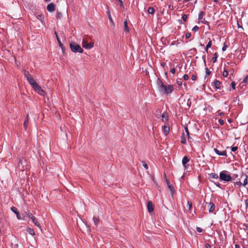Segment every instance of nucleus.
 Returning <instances> with one entry per match:
<instances>
[{
	"mask_svg": "<svg viewBox=\"0 0 248 248\" xmlns=\"http://www.w3.org/2000/svg\"><path fill=\"white\" fill-rule=\"evenodd\" d=\"M247 184H248V179H247V177H246V178H245L244 180L243 185V186H245Z\"/></svg>",
	"mask_w": 248,
	"mask_h": 248,
	"instance_id": "36",
	"label": "nucleus"
},
{
	"mask_svg": "<svg viewBox=\"0 0 248 248\" xmlns=\"http://www.w3.org/2000/svg\"><path fill=\"white\" fill-rule=\"evenodd\" d=\"M184 174H185V172H184L183 175L181 177V179H184Z\"/></svg>",
	"mask_w": 248,
	"mask_h": 248,
	"instance_id": "58",
	"label": "nucleus"
},
{
	"mask_svg": "<svg viewBox=\"0 0 248 248\" xmlns=\"http://www.w3.org/2000/svg\"><path fill=\"white\" fill-rule=\"evenodd\" d=\"M55 5L53 3H51L49 4L47 6V8H46L47 10L49 12H50L54 11H55Z\"/></svg>",
	"mask_w": 248,
	"mask_h": 248,
	"instance_id": "9",
	"label": "nucleus"
},
{
	"mask_svg": "<svg viewBox=\"0 0 248 248\" xmlns=\"http://www.w3.org/2000/svg\"><path fill=\"white\" fill-rule=\"evenodd\" d=\"M236 184H237V185L239 186L242 185V183H241V182H237V183H236Z\"/></svg>",
	"mask_w": 248,
	"mask_h": 248,
	"instance_id": "54",
	"label": "nucleus"
},
{
	"mask_svg": "<svg viewBox=\"0 0 248 248\" xmlns=\"http://www.w3.org/2000/svg\"><path fill=\"white\" fill-rule=\"evenodd\" d=\"M46 1V2H49L51 0H45Z\"/></svg>",
	"mask_w": 248,
	"mask_h": 248,
	"instance_id": "60",
	"label": "nucleus"
},
{
	"mask_svg": "<svg viewBox=\"0 0 248 248\" xmlns=\"http://www.w3.org/2000/svg\"><path fill=\"white\" fill-rule=\"evenodd\" d=\"M186 133H187V135H188V132L187 130Z\"/></svg>",
	"mask_w": 248,
	"mask_h": 248,
	"instance_id": "62",
	"label": "nucleus"
},
{
	"mask_svg": "<svg viewBox=\"0 0 248 248\" xmlns=\"http://www.w3.org/2000/svg\"><path fill=\"white\" fill-rule=\"evenodd\" d=\"M191 36V33H187V38H189Z\"/></svg>",
	"mask_w": 248,
	"mask_h": 248,
	"instance_id": "53",
	"label": "nucleus"
},
{
	"mask_svg": "<svg viewBox=\"0 0 248 248\" xmlns=\"http://www.w3.org/2000/svg\"><path fill=\"white\" fill-rule=\"evenodd\" d=\"M27 231L31 235H35V232H34V230L30 228H28L27 229Z\"/></svg>",
	"mask_w": 248,
	"mask_h": 248,
	"instance_id": "21",
	"label": "nucleus"
},
{
	"mask_svg": "<svg viewBox=\"0 0 248 248\" xmlns=\"http://www.w3.org/2000/svg\"><path fill=\"white\" fill-rule=\"evenodd\" d=\"M148 12L149 14H150L151 15H154L155 13V9L152 7H149L148 9Z\"/></svg>",
	"mask_w": 248,
	"mask_h": 248,
	"instance_id": "20",
	"label": "nucleus"
},
{
	"mask_svg": "<svg viewBox=\"0 0 248 248\" xmlns=\"http://www.w3.org/2000/svg\"><path fill=\"white\" fill-rule=\"evenodd\" d=\"M184 129L185 130V131H186V126H185L184 127Z\"/></svg>",
	"mask_w": 248,
	"mask_h": 248,
	"instance_id": "61",
	"label": "nucleus"
},
{
	"mask_svg": "<svg viewBox=\"0 0 248 248\" xmlns=\"http://www.w3.org/2000/svg\"><path fill=\"white\" fill-rule=\"evenodd\" d=\"M231 86H232V89L234 90L235 89V83L234 82H232V83H231Z\"/></svg>",
	"mask_w": 248,
	"mask_h": 248,
	"instance_id": "40",
	"label": "nucleus"
},
{
	"mask_svg": "<svg viewBox=\"0 0 248 248\" xmlns=\"http://www.w3.org/2000/svg\"><path fill=\"white\" fill-rule=\"evenodd\" d=\"M31 220H32V221L33 222L35 225L37 226L38 228H41V226L40 224L39 223V222H38L37 220L36 219L34 216L31 217Z\"/></svg>",
	"mask_w": 248,
	"mask_h": 248,
	"instance_id": "12",
	"label": "nucleus"
},
{
	"mask_svg": "<svg viewBox=\"0 0 248 248\" xmlns=\"http://www.w3.org/2000/svg\"><path fill=\"white\" fill-rule=\"evenodd\" d=\"M163 131L165 135H167L170 131V127L169 126L164 125Z\"/></svg>",
	"mask_w": 248,
	"mask_h": 248,
	"instance_id": "14",
	"label": "nucleus"
},
{
	"mask_svg": "<svg viewBox=\"0 0 248 248\" xmlns=\"http://www.w3.org/2000/svg\"><path fill=\"white\" fill-rule=\"evenodd\" d=\"M33 89L38 94L42 95H43L44 94L45 92L44 90L38 84L36 85L34 87H33Z\"/></svg>",
	"mask_w": 248,
	"mask_h": 248,
	"instance_id": "6",
	"label": "nucleus"
},
{
	"mask_svg": "<svg viewBox=\"0 0 248 248\" xmlns=\"http://www.w3.org/2000/svg\"><path fill=\"white\" fill-rule=\"evenodd\" d=\"M30 84L32 86V87H34L36 85L38 84V83L35 81L33 78H30L28 80Z\"/></svg>",
	"mask_w": 248,
	"mask_h": 248,
	"instance_id": "10",
	"label": "nucleus"
},
{
	"mask_svg": "<svg viewBox=\"0 0 248 248\" xmlns=\"http://www.w3.org/2000/svg\"><path fill=\"white\" fill-rule=\"evenodd\" d=\"M82 45V46L86 49H91L94 46V43L93 42L88 43L87 41L85 39H83Z\"/></svg>",
	"mask_w": 248,
	"mask_h": 248,
	"instance_id": "4",
	"label": "nucleus"
},
{
	"mask_svg": "<svg viewBox=\"0 0 248 248\" xmlns=\"http://www.w3.org/2000/svg\"><path fill=\"white\" fill-rule=\"evenodd\" d=\"M60 47L61 48V49L62 50L63 54H64L65 48H64L63 45H62V46H60Z\"/></svg>",
	"mask_w": 248,
	"mask_h": 248,
	"instance_id": "44",
	"label": "nucleus"
},
{
	"mask_svg": "<svg viewBox=\"0 0 248 248\" xmlns=\"http://www.w3.org/2000/svg\"><path fill=\"white\" fill-rule=\"evenodd\" d=\"M170 72L172 73V74H174L175 72V68H173L171 70H170Z\"/></svg>",
	"mask_w": 248,
	"mask_h": 248,
	"instance_id": "50",
	"label": "nucleus"
},
{
	"mask_svg": "<svg viewBox=\"0 0 248 248\" xmlns=\"http://www.w3.org/2000/svg\"><path fill=\"white\" fill-rule=\"evenodd\" d=\"M62 16V15L61 12H57L56 14V17L58 18H61Z\"/></svg>",
	"mask_w": 248,
	"mask_h": 248,
	"instance_id": "31",
	"label": "nucleus"
},
{
	"mask_svg": "<svg viewBox=\"0 0 248 248\" xmlns=\"http://www.w3.org/2000/svg\"><path fill=\"white\" fill-rule=\"evenodd\" d=\"M197 231H198L199 232H202V228H199V227H198V228H197Z\"/></svg>",
	"mask_w": 248,
	"mask_h": 248,
	"instance_id": "48",
	"label": "nucleus"
},
{
	"mask_svg": "<svg viewBox=\"0 0 248 248\" xmlns=\"http://www.w3.org/2000/svg\"><path fill=\"white\" fill-rule=\"evenodd\" d=\"M214 84L216 88L219 89L220 88L221 82L218 80H215L214 82Z\"/></svg>",
	"mask_w": 248,
	"mask_h": 248,
	"instance_id": "22",
	"label": "nucleus"
},
{
	"mask_svg": "<svg viewBox=\"0 0 248 248\" xmlns=\"http://www.w3.org/2000/svg\"><path fill=\"white\" fill-rule=\"evenodd\" d=\"M156 84L159 91L165 94L171 93L173 90V87L171 85H165L162 81L158 78Z\"/></svg>",
	"mask_w": 248,
	"mask_h": 248,
	"instance_id": "1",
	"label": "nucleus"
},
{
	"mask_svg": "<svg viewBox=\"0 0 248 248\" xmlns=\"http://www.w3.org/2000/svg\"><path fill=\"white\" fill-rule=\"evenodd\" d=\"M118 1H119L120 3V5L121 6H122L123 5V2L121 0H118Z\"/></svg>",
	"mask_w": 248,
	"mask_h": 248,
	"instance_id": "55",
	"label": "nucleus"
},
{
	"mask_svg": "<svg viewBox=\"0 0 248 248\" xmlns=\"http://www.w3.org/2000/svg\"><path fill=\"white\" fill-rule=\"evenodd\" d=\"M215 56L213 58V62H215L217 61V57L216 54H215Z\"/></svg>",
	"mask_w": 248,
	"mask_h": 248,
	"instance_id": "43",
	"label": "nucleus"
},
{
	"mask_svg": "<svg viewBox=\"0 0 248 248\" xmlns=\"http://www.w3.org/2000/svg\"><path fill=\"white\" fill-rule=\"evenodd\" d=\"M220 179L222 180L225 181H229L231 180V176L227 174L225 171H222L220 173Z\"/></svg>",
	"mask_w": 248,
	"mask_h": 248,
	"instance_id": "3",
	"label": "nucleus"
},
{
	"mask_svg": "<svg viewBox=\"0 0 248 248\" xmlns=\"http://www.w3.org/2000/svg\"><path fill=\"white\" fill-rule=\"evenodd\" d=\"M183 78H184L185 80H186V74H185L184 76H183Z\"/></svg>",
	"mask_w": 248,
	"mask_h": 248,
	"instance_id": "56",
	"label": "nucleus"
},
{
	"mask_svg": "<svg viewBox=\"0 0 248 248\" xmlns=\"http://www.w3.org/2000/svg\"><path fill=\"white\" fill-rule=\"evenodd\" d=\"M206 76H208L210 75V71L209 70L208 68H206Z\"/></svg>",
	"mask_w": 248,
	"mask_h": 248,
	"instance_id": "37",
	"label": "nucleus"
},
{
	"mask_svg": "<svg viewBox=\"0 0 248 248\" xmlns=\"http://www.w3.org/2000/svg\"><path fill=\"white\" fill-rule=\"evenodd\" d=\"M26 165V161L24 158L20 159L18 163V167L21 170H23Z\"/></svg>",
	"mask_w": 248,
	"mask_h": 248,
	"instance_id": "5",
	"label": "nucleus"
},
{
	"mask_svg": "<svg viewBox=\"0 0 248 248\" xmlns=\"http://www.w3.org/2000/svg\"><path fill=\"white\" fill-rule=\"evenodd\" d=\"M191 78H192V79L193 81H195V80H196V76H195V75H192V77H191Z\"/></svg>",
	"mask_w": 248,
	"mask_h": 248,
	"instance_id": "49",
	"label": "nucleus"
},
{
	"mask_svg": "<svg viewBox=\"0 0 248 248\" xmlns=\"http://www.w3.org/2000/svg\"><path fill=\"white\" fill-rule=\"evenodd\" d=\"M107 14H108V19H109V20L110 22L114 26V22H113V21L112 20V18L111 15H110V11L109 10H108Z\"/></svg>",
	"mask_w": 248,
	"mask_h": 248,
	"instance_id": "17",
	"label": "nucleus"
},
{
	"mask_svg": "<svg viewBox=\"0 0 248 248\" xmlns=\"http://www.w3.org/2000/svg\"><path fill=\"white\" fill-rule=\"evenodd\" d=\"M93 221L94 222V224L95 225H97L99 222V218L95 217H93Z\"/></svg>",
	"mask_w": 248,
	"mask_h": 248,
	"instance_id": "25",
	"label": "nucleus"
},
{
	"mask_svg": "<svg viewBox=\"0 0 248 248\" xmlns=\"http://www.w3.org/2000/svg\"><path fill=\"white\" fill-rule=\"evenodd\" d=\"M209 206H210V209H209V212H213L214 210H215V205L214 203H212V202H210L209 203Z\"/></svg>",
	"mask_w": 248,
	"mask_h": 248,
	"instance_id": "18",
	"label": "nucleus"
},
{
	"mask_svg": "<svg viewBox=\"0 0 248 248\" xmlns=\"http://www.w3.org/2000/svg\"><path fill=\"white\" fill-rule=\"evenodd\" d=\"M182 163L183 165L184 170H185L186 168V155H185L183 157V160H182Z\"/></svg>",
	"mask_w": 248,
	"mask_h": 248,
	"instance_id": "24",
	"label": "nucleus"
},
{
	"mask_svg": "<svg viewBox=\"0 0 248 248\" xmlns=\"http://www.w3.org/2000/svg\"><path fill=\"white\" fill-rule=\"evenodd\" d=\"M70 47L71 51L74 53L79 52L81 53L83 52V50L81 46L75 42H71L70 44Z\"/></svg>",
	"mask_w": 248,
	"mask_h": 248,
	"instance_id": "2",
	"label": "nucleus"
},
{
	"mask_svg": "<svg viewBox=\"0 0 248 248\" xmlns=\"http://www.w3.org/2000/svg\"><path fill=\"white\" fill-rule=\"evenodd\" d=\"M210 178H213V179H217L218 178L217 175L215 173H211V174H210Z\"/></svg>",
	"mask_w": 248,
	"mask_h": 248,
	"instance_id": "27",
	"label": "nucleus"
},
{
	"mask_svg": "<svg viewBox=\"0 0 248 248\" xmlns=\"http://www.w3.org/2000/svg\"><path fill=\"white\" fill-rule=\"evenodd\" d=\"M162 119L163 121H166L168 120V114L166 112H164L161 115Z\"/></svg>",
	"mask_w": 248,
	"mask_h": 248,
	"instance_id": "13",
	"label": "nucleus"
},
{
	"mask_svg": "<svg viewBox=\"0 0 248 248\" xmlns=\"http://www.w3.org/2000/svg\"><path fill=\"white\" fill-rule=\"evenodd\" d=\"M142 166L144 167V168L145 169L147 170L148 169V166L147 164L144 161H142Z\"/></svg>",
	"mask_w": 248,
	"mask_h": 248,
	"instance_id": "34",
	"label": "nucleus"
},
{
	"mask_svg": "<svg viewBox=\"0 0 248 248\" xmlns=\"http://www.w3.org/2000/svg\"><path fill=\"white\" fill-rule=\"evenodd\" d=\"M11 209L14 213H15L16 215V217H17V219H21L19 213L18 211L17 208H16L15 207H11Z\"/></svg>",
	"mask_w": 248,
	"mask_h": 248,
	"instance_id": "11",
	"label": "nucleus"
},
{
	"mask_svg": "<svg viewBox=\"0 0 248 248\" xmlns=\"http://www.w3.org/2000/svg\"><path fill=\"white\" fill-rule=\"evenodd\" d=\"M211 45H212V42H211V41H210L208 43V44H207V46H206V51H207L209 47H211Z\"/></svg>",
	"mask_w": 248,
	"mask_h": 248,
	"instance_id": "30",
	"label": "nucleus"
},
{
	"mask_svg": "<svg viewBox=\"0 0 248 248\" xmlns=\"http://www.w3.org/2000/svg\"><path fill=\"white\" fill-rule=\"evenodd\" d=\"M148 211L149 213H151L154 211V205L151 201H149L147 204Z\"/></svg>",
	"mask_w": 248,
	"mask_h": 248,
	"instance_id": "8",
	"label": "nucleus"
},
{
	"mask_svg": "<svg viewBox=\"0 0 248 248\" xmlns=\"http://www.w3.org/2000/svg\"><path fill=\"white\" fill-rule=\"evenodd\" d=\"M227 47V45L224 44V46L222 47V50L225 51L226 50Z\"/></svg>",
	"mask_w": 248,
	"mask_h": 248,
	"instance_id": "45",
	"label": "nucleus"
},
{
	"mask_svg": "<svg viewBox=\"0 0 248 248\" xmlns=\"http://www.w3.org/2000/svg\"><path fill=\"white\" fill-rule=\"evenodd\" d=\"M36 17L38 20L41 21L42 23L44 22V17L41 14L36 15Z\"/></svg>",
	"mask_w": 248,
	"mask_h": 248,
	"instance_id": "23",
	"label": "nucleus"
},
{
	"mask_svg": "<svg viewBox=\"0 0 248 248\" xmlns=\"http://www.w3.org/2000/svg\"><path fill=\"white\" fill-rule=\"evenodd\" d=\"M218 122L221 125H223L224 124V121L221 119H219L218 120Z\"/></svg>",
	"mask_w": 248,
	"mask_h": 248,
	"instance_id": "46",
	"label": "nucleus"
},
{
	"mask_svg": "<svg viewBox=\"0 0 248 248\" xmlns=\"http://www.w3.org/2000/svg\"><path fill=\"white\" fill-rule=\"evenodd\" d=\"M199 28L198 26H194L193 29H192V31H197L198 30Z\"/></svg>",
	"mask_w": 248,
	"mask_h": 248,
	"instance_id": "41",
	"label": "nucleus"
},
{
	"mask_svg": "<svg viewBox=\"0 0 248 248\" xmlns=\"http://www.w3.org/2000/svg\"><path fill=\"white\" fill-rule=\"evenodd\" d=\"M248 76H246L243 79V83H247V81H248Z\"/></svg>",
	"mask_w": 248,
	"mask_h": 248,
	"instance_id": "39",
	"label": "nucleus"
},
{
	"mask_svg": "<svg viewBox=\"0 0 248 248\" xmlns=\"http://www.w3.org/2000/svg\"><path fill=\"white\" fill-rule=\"evenodd\" d=\"M203 13L202 12L200 13V14L199 15V20H202L203 17Z\"/></svg>",
	"mask_w": 248,
	"mask_h": 248,
	"instance_id": "33",
	"label": "nucleus"
},
{
	"mask_svg": "<svg viewBox=\"0 0 248 248\" xmlns=\"http://www.w3.org/2000/svg\"><path fill=\"white\" fill-rule=\"evenodd\" d=\"M214 150H215V152L216 153V154H217L218 155H224V156L226 155V152L225 151L220 152L216 148L214 149Z\"/></svg>",
	"mask_w": 248,
	"mask_h": 248,
	"instance_id": "16",
	"label": "nucleus"
},
{
	"mask_svg": "<svg viewBox=\"0 0 248 248\" xmlns=\"http://www.w3.org/2000/svg\"><path fill=\"white\" fill-rule=\"evenodd\" d=\"M215 1L217 2V0H214Z\"/></svg>",
	"mask_w": 248,
	"mask_h": 248,
	"instance_id": "63",
	"label": "nucleus"
},
{
	"mask_svg": "<svg viewBox=\"0 0 248 248\" xmlns=\"http://www.w3.org/2000/svg\"><path fill=\"white\" fill-rule=\"evenodd\" d=\"M237 147H233L232 148V151L233 152H235V151L237 150Z\"/></svg>",
	"mask_w": 248,
	"mask_h": 248,
	"instance_id": "47",
	"label": "nucleus"
},
{
	"mask_svg": "<svg viewBox=\"0 0 248 248\" xmlns=\"http://www.w3.org/2000/svg\"><path fill=\"white\" fill-rule=\"evenodd\" d=\"M55 34H56V37H57V40L58 41V42L59 43V45L60 46H62V43L61 42L60 39H59V38L58 37V35H57V33L55 32Z\"/></svg>",
	"mask_w": 248,
	"mask_h": 248,
	"instance_id": "26",
	"label": "nucleus"
},
{
	"mask_svg": "<svg viewBox=\"0 0 248 248\" xmlns=\"http://www.w3.org/2000/svg\"><path fill=\"white\" fill-rule=\"evenodd\" d=\"M235 248H240V247L238 245H235Z\"/></svg>",
	"mask_w": 248,
	"mask_h": 248,
	"instance_id": "57",
	"label": "nucleus"
},
{
	"mask_svg": "<svg viewBox=\"0 0 248 248\" xmlns=\"http://www.w3.org/2000/svg\"><path fill=\"white\" fill-rule=\"evenodd\" d=\"M205 247H206V248H211V246H210V245L209 244H206L205 245Z\"/></svg>",
	"mask_w": 248,
	"mask_h": 248,
	"instance_id": "52",
	"label": "nucleus"
},
{
	"mask_svg": "<svg viewBox=\"0 0 248 248\" xmlns=\"http://www.w3.org/2000/svg\"><path fill=\"white\" fill-rule=\"evenodd\" d=\"M162 65H163V66H164V65H163V63H162Z\"/></svg>",
	"mask_w": 248,
	"mask_h": 248,
	"instance_id": "64",
	"label": "nucleus"
},
{
	"mask_svg": "<svg viewBox=\"0 0 248 248\" xmlns=\"http://www.w3.org/2000/svg\"><path fill=\"white\" fill-rule=\"evenodd\" d=\"M228 75V72L227 70H224L223 73V76L225 77H227Z\"/></svg>",
	"mask_w": 248,
	"mask_h": 248,
	"instance_id": "35",
	"label": "nucleus"
},
{
	"mask_svg": "<svg viewBox=\"0 0 248 248\" xmlns=\"http://www.w3.org/2000/svg\"><path fill=\"white\" fill-rule=\"evenodd\" d=\"M29 115H27V116H26V118L25 119V121H24V124H23L24 127L25 129H26L27 127H28V123H29Z\"/></svg>",
	"mask_w": 248,
	"mask_h": 248,
	"instance_id": "15",
	"label": "nucleus"
},
{
	"mask_svg": "<svg viewBox=\"0 0 248 248\" xmlns=\"http://www.w3.org/2000/svg\"><path fill=\"white\" fill-rule=\"evenodd\" d=\"M166 183H167V185L168 186V188L169 189V190L170 191L171 194L172 195L175 192V189L174 188V187L170 184V183L169 182V181L167 179H166Z\"/></svg>",
	"mask_w": 248,
	"mask_h": 248,
	"instance_id": "7",
	"label": "nucleus"
},
{
	"mask_svg": "<svg viewBox=\"0 0 248 248\" xmlns=\"http://www.w3.org/2000/svg\"><path fill=\"white\" fill-rule=\"evenodd\" d=\"M182 18L184 22L186 21V15H183L182 16Z\"/></svg>",
	"mask_w": 248,
	"mask_h": 248,
	"instance_id": "42",
	"label": "nucleus"
},
{
	"mask_svg": "<svg viewBox=\"0 0 248 248\" xmlns=\"http://www.w3.org/2000/svg\"><path fill=\"white\" fill-rule=\"evenodd\" d=\"M25 77H26L27 80H28V79L30 78H31V75L29 74V72H27V71H26L25 72Z\"/></svg>",
	"mask_w": 248,
	"mask_h": 248,
	"instance_id": "28",
	"label": "nucleus"
},
{
	"mask_svg": "<svg viewBox=\"0 0 248 248\" xmlns=\"http://www.w3.org/2000/svg\"><path fill=\"white\" fill-rule=\"evenodd\" d=\"M187 203H188V204L189 205V209H190L191 208V206H192V203L191 202H188Z\"/></svg>",
	"mask_w": 248,
	"mask_h": 248,
	"instance_id": "51",
	"label": "nucleus"
},
{
	"mask_svg": "<svg viewBox=\"0 0 248 248\" xmlns=\"http://www.w3.org/2000/svg\"><path fill=\"white\" fill-rule=\"evenodd\" d=\"M184 133L183 134L182 136V139H181V142L182 143L185 144L186 143V140L185 139V138L184 137Z\"/></svg>",
	"mask_w": 248,
	"mask_h": 248,
	"instance_id": "29",
	"label": "nucleus"
},
{
	"mask_svg": "<svg viewBox=\"0 0 248 248\" xmlns=\"http://www.w3.org/2000/svg\"><path fill=\"white\" fill-rule=\"evenodd\" d=\"M26 216H27L28 218H30L31 219V217H33V215H32L31 213H30V212H29V213H27V214H26Z\"/></svg>",
	"mask_w": 248,
	"mask_h": 248,
	"instance_id": "32",
	"label": "nucleus"
},
{
	"mask_svg": "<svg viewBox=\"0 0 248 248\" xmlns=\"http://www.w3.org/2000/svg\"><path fill=\"white\" fill-rule=\"evenodd\" d=\"M178 21L180 22V23H182V20H181V19H179V20H178Z\"/></svg>",
	"mask_w": 248,
	"mask_h": 248,
	"instance_id": "59",
	"label": "nucleus"
},
{
	"mask_svg": "<svg viewBox=\"0 0 248 248\" xmlns=\"http://www.w3.org/2000/svg\"><path fill=\"white\" fill-rule=\"evenodd\" d=\"M124 30L126 32L129 31V28L128 27V23H127V21L126 20H125L124 21Z\"/></svg>",
	"mask_w": 248,
	"mask_h": 248,
	"instance_id": "19",
	"label": "nucleus"
},
{
	"mask_svg": "<svg viewBox=\"0 0 248 248\" xmlns=\"http://www.w3.org/2000/svg\"><path fill=\"white\" fill-rule=\"evenodd\" d=\"M177 83L179 86H181L182 85V81L181 79H180L177 80Z\"/></svg>",
	"mask_w": 248,
	"mask_h": 248,
	"instance_id": "38",
	"label": "nucleus"
}]
</instances>
